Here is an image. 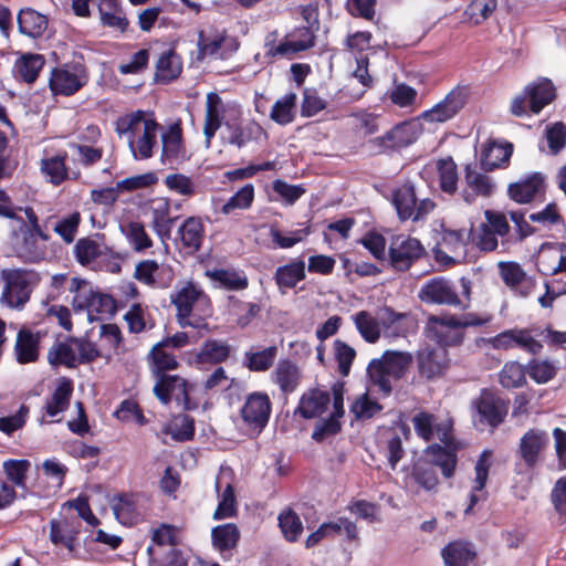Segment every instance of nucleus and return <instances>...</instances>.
<instances>
[{
    "mask_svg": "<svg viewBox=\"0 0 566 566\" xmlns=\"http://www.w3.org/2000/svg\"><path fill=\"white\" fill-rule=\"evenodd\" d=\"M114 129L120 139L127 142H156L159 133L160 142H182L180 119L164 127L156 120L154 112L143 109L119 116Z\"/></svg>",
    "mask_w": 566,
    "mask_h": 566,
    "instance_id": "nucleus-1",
    "label": "nucleus"
},
{
    "mask_svg": "<svg viewBox=\"0 0 566 566\" xmlns=\"http://www.w3.org/2000/svg\"><path fill=\"white\" fill-rule=\"evenodd\" d=\"M171 303L177 308V319L181 327L208 331L206 318L212 315L209 297L195 284L184 283L171 294Z\"/></svg>",
    "mask_w": 566,
    "mask_h": 566,
    "instance_id": "nucleus-2",
    "label": "nucleus"
},
{
    "mask_svg": "<svg viewBox=\"0 0 566 566\" xmlns=\"http://www.w3.org/2000/svg\"><path fill=\"white\" fill-rule=\"evenodd\" d=\"M411 363L410 353L387 350L380 358L369 363L367 373L371 384L388 396L392 391L394 382L405 376Z\"/></svg>",
    "mask_w": 566,
    "mask_h": 566,
    "instance_id": "nucleus-3",
    "label": "nucleus"
},
{
    "mask_svg": "<svg viewBox=\"0 0 566 566\" xmlns=\"http://www.w3.org/2000/svg\"><path fill=\"white\" fill-rule=\"evenodd\" d=\"M1 280L3 287L0 303L9 308L22 310L40 282V276L32 270L9 269L1 272Z\"/></svg>",
    "mask_w": 566,
    "mask_h": 566,
    "instance_id": "nucleus-4",
    "label": "nucleus"
},
{
    "mask_svg": "<svg viewBox=\"0 0 566 566\" xmlns=\"http://www.w3.org/2000/svg\"><path fill=\"white\" fill-rule=\"evenodd\" d=\"M555 97L556 92L553 82L546 77H539L528 83L523 92L512 99L510 111L518 117L528 113L538 114Z\"/></svg>",
    "mask_w": 566,
    "mask_h": 566,
    "instance_id": "nucleus-5",
    "label": "nucleus"
},
{
    "mask_svg": "<svg viewBox=\"0 0 566 566\" xmlns=\"http://www.w3.org/2000/svg\"><path fill=\"white\" fill-rule=\"evenodd\" d=\"M90 81L85 64L66 62L54 66L49 76V88L54 96H72L80 92Z\"/></svg>",
    "mask_w": 566,
    "mask_h": 566,
    "instance_id": "nucleus-6",
    "label": "nucleus"
},
{
    "mask_svg": "<svg viewBox=\"0 0 566 566\" xmlns=\"http://www.w3.org/2000/svg\"><path fill=\"white\" fill-rule=\"evenodd\" d=\"M45 242L38 232L28 230L23 219H19V224L12 227V250L23 262L38 263L44 260L48 254Z\"/></svg>",
    "mask_w": 566,
    "mask_h": 566,
    "instance_id": "nucleus-7",
    "label": "nucleus"
},
{
    "mask_svg": "<svg viewBox=\"0 0 566 566\" xmlns=\"http://www.w3.org/2000/svg\"><path fill=\"white\" fill-rule=\"evenodd\" d=\"M469 86L457 85L442 101L431 109L424 111L420 116L424 124L446 123L453 118L467 104Z\"/></svg>",
    "mask_w": 566,
    "mask_h": 566,
    "instance_id": "nucleus-8",
    "label": "nucleus"
},
{
    "mask_svg": "<svg viewBox=\"0 0 566 566\" xmlns=\"http://www.w3.org/2000/svg\"><path fill=\"white\" fill-rule=\"evenodd\" d=\"M423 253L424 249L418 239L399 234L390 241L388 260L395 270L407 271Z\"/></svg>",
    "mask_w": 566,
    "mask_h": 566,
    "instance_id": "nucleus-9",
    "label": "nucleus"
},
{
    "mask_svg": "<svg viewBox=\"0 0 566 566\" xmlns=\"http://www.w3.org/2000/svg\"><path fill=\"white\" fill-rule=\"evenodd\" d=\"M272 411L270 397L265 392L254 391L245 397L240 409L244 424L260 433L268 424Z\"/></svg>",
    "mask_w": 566,
    "mask_h": 566,
    "instance_id": "nucleus-10",
    "label": "nucleus"
},
{
    "mask_svg": "<svg viewBox=\"0 0 566 566\" xmlns=\"http://www.w3.org/2000/svg\"><path fill=\"white\" fill-rule=\"evenodd\" d=\"M448 352L443 347H426L417 353V371L420 379L441 378L449 367Z\"/></svg>",
    "mask_w": 566,
    "mask_h": 566,
    "instance_id": "nucleus-11",
    "label": "nucleus"
},
{
    "mask_svg": "<svg viewBox=\"0 0 566 566\" xmlns=\"http://www.w3.org/2000/svg\"><path fill=\"white\" fill-rule=\"evenodd\" d=\"M473 407L476 426L495 428L504 420L507 412L503 401L489 390L481 392L480 397L473 401Z\"/></svg>",
    "mask_w": 566,
    "mask_h": 566,
    "instance_id": "nucleus-12",
    "label": "nucleus"
},
{
    "mask_svg": "<svg viewBox=\"0 0 566 566\" xmlns=\"http://www.w3.org/2000/svg\"><path fill=\"white\" fill-rule=\"evenodd\" d=\"M428 336L440 346L458 345L462 342V332L455 315L430 316L427 322Z\"/></svg>",
    "mask_w": 566,
    "mask_h": 566,
    "instance_id": "nucleus-13",
    "label": "nucleus"
},
{
    "mask_svg": "<svg viewBox=\"0 0 566 566\" xmlns=\"http://www.w3.org/2000/svg\"><path fill=\"white\" fill-rule=\"evenodd\" d=\"M419 298L426 304L462 306L452 283L443 277H434L427 281L419 291Z\"/></svg>",
    "mask_w": 566,
    "mask_h": 566,
    "instance_id": "nucleus-14",
    "label": "nucleus"
},
{
    "mask_svg": "<svg viewBox=\"0 0 566 566\" xmlns=\"http://www.w3.org/2000/svg\"><path fill=\"white\" fill-rule=\"evenodd\" d=\"M333 396V411L326 419L316 422L312 438L316 442H323L326 439L335 436L340 430L339 418L345 413L344 410V386L342 384H335L332 387Z\"/></svg>",
    "mask_w": 566,
    "mask_h": 566,
    "instance_id": "nucleus-15",
    "label": "nucleus"
},
{
    "mask_svg": "<svg viewBox=\"0 0 566 566\" xmlns=\"http://www.w3.org/2000/svg\"><path fill=\"white\" fill-rule=\"evenodd\" d=\"M545 189L546 176L543 172L535 171L510 184L507 196L516 203L525 205L544 195Z\"/></svg>",
    "mask_w": 566,
    "mask_h": 566,
    "instance_id": "nucleus-16",
    "label": "nucleus"
},
{
    "mask_svg": "<svg viewBox=\"0 0 566 566\" xmlns=\"http://www.w3.org/2000/svg\"><path fill=\"white\" fill-rule=\"evenodd\" d=\"M468 238L469 234L465 230L444 231L442 241L436 250L437 260L447 265L462 261L467 254Z\"/></svg>",
    "mask_w": 566,
    "mask_h": 566,
    "instance_id": "nucleus-17",
    "label": "nucleus"
},
{
    "mask_svg": "<svg viewBox=\"0 0 566 566\" xmlns=\"http://www.w3.org/2000/svg\"><path fill=\"white\" fill-rule=\"evenodd\" d=\"M464 181L461 197L468 205L474 203L478 197L490 198L496 190V184L492 177L470 166L465 168Z\"/></svg>",
    "mask_w": 566,
    "mask_h": 566,
    "instance_id": "nucleus-18",
    "label": "nucleus"
},
{
    "mask_svg": "<svg viewBox=\"0 0 566 566\" xmlns=\"http://www.w3.org/2000/svg\"><path fill=\"white\" fill-rule=\"evenodd\" d=\"M289 36L291 40L283 41L277 45H272L266 52L268 55L273 57L292 55L306 51L315 45V34L311 25L297 27Z\"/></svg>",
    "mask_w": 566,
    "mask_h": 566,
    "instance_id": "nucleus-19",
    "label": "nucleus"
},
{
    "mask_svg": "<svg viewBox=\"0 0 566 566\" xmlns=\"http://www.w3.org/2000/svg\"><path fill=\"white\" fill-rule=\"evenodd\" d=\"M548 442L547 432L541 429H530L522 436L517 453L527 468L537 465Z\"/></svg>",
    "mask_w": 566,
    "mask_h": 566,
    "instance_id": "nucleus-20",
    "label": "nucleus"
},
{
    "mask_svg": "<svg viewBox=\"0 0 566 566\" xmlns=\"http://www.w3.org/2000/svg\"><path fill=\"white\" fill-rule=\"evenodd\" d=\"M154 392L163 403H168L171 398L179 401L185 409H191L187 382L179 376H161L154 386Z\"/></svg>",
    "mask_w": 566,
    "mask_h": 566,
    "instance_id": "nucleus-21",
    "label": "nucleus"
},
{
    "mask_svg": "<svg viewBox=\"0 0 566 566\" xmlns=\"http://www.w3.org/2000/svg\"><path fill=\"white\" fill-rule=\"evenodd\" d=\"M203 237L205 226L202 219L200 217H188L179 226L175 242L179 249L192 254L200 249Z\"/></svg>",
    "mask_w": 566,
    "mask_h": 566,
    "instance_id": "nucleus-22",
    "label": "nucleus"
},
{
    "mask_svg": "<svg viewBox=\"0 0 566 566\" xmlns=\"http://www.w3.org/2000/svg\"><path fill=\"white\" fill-rule=\"evenodd\" d=\"M331 402L328 391L321 388H311L304 391L298 400L295 413L304 419H313L321 417Z\"/></svg>",
    "mask_w": 566,
    "mask_h": 566,
    "instance_id": "nucleus-23",
    "label": "nucleus"
},
{
    "mask_svg": "<svg viewBox=\"0 0 566 566\" xmlns=\"http://www.w3.org/2000/svg\"><path fill=\"white\" fill-rule=\"evenodd\" d=\"M17 23L20 34L36 40L48 30L49 18L31 7H24L17 14Z\"/></svg>",
    "mask_w": 566,
    "mask_h": 566,
    "instance_id": "nucleus-24",
    "label": "nucleus"
},
{
    "mask_svg": "<svg viewBox=\"0 0 566 566\" xmlns=\"http://www.w3.org/2000/svg\"><path fill=\"white\" fill-rule=\"evenodd\" d=\"M475 153H480V164L485 171H492L507 166L513 154V144H481L475 146Z\"/></svg>",
    "mask_w": 566,
    "mask_h": 566,
    "instance_id": "nucleus-25",
    "label": "nucleus"
},
{
    "mask_svg": "<svg viewBox=\"0 0 566 566\" xmlns=\"http://www.w3.org/2000/svg\"><path fill=\"white\" fill-rule=\"evenodd\" d=\"M134 276L148 286L165 287L171 280V271L154 260H144L137 263Z\"/></svg>",
    "mask_w": 566,
    "mask_h": 566,
    "instance_id": "nucleus-26",
    "label": "nucleus"
},
{
    "mask_svg": "<svg viewBox=\"0 0 566 566\" xmlns=\"http://www.w3.org/2000/svg\"><path fill=\"white\" fill-rule=\"evenodd\" d=\"M108 252L104 237L99 234L82 238L74 245L75 259L82 265H90L98 258L107 256Z\"/></svg>",
    "mask_w": 566,
    "mask_h": 566,
    "instance_id": "nucleus-27",
    "label": "nucleus"
},
{
    "mask_svg": "<svg viewBox=\"0 0 566 566\" xmlns=\"http://www.w3.org/2000/svg\"><path fill=\"white\" fill-rule=\"evenodd\" d=\"M421 116L397 124L373 142H417L426 129ZM430 130V127H427Z\"/></svg>",
    "mask_w": 566,
    "mask_h": 566,
    "instance_id": "nucleus-28",
    "label": "nucleus"
},
{
    "mask_svg": "<svg viewBox=\"0 0 566 566\" xmlns=\"http://www.w3.org/2000/svg\"><path fill=\"white\" fill-rule=\"evenodd\" d=\"M441 556L446 566H476V552L468 542L449 543L442 548Z\"/></svg>",
    "mask_w": 566,
    "mask_h": 566,
    "instance_id": "nucleus-29",
    "label": "nucleus"
},
{
    "mask_svg": "<svg viewBox=\"0 0 566 566\" xmlns=\"http://www.w3.org/2000/svg\"><path fill=\"white\" fill-rule=\"evenodd\" d=\"M151 228L163 243L171 237L175 218L170 217V205L167 199L158 198L151 202Z\"/></svg>",
    "mask_w": 566,
    "mask_h": 566,
    "instance_id": "nucleus-30",
    "label": "nucleus"
},
{
    "mask_svg": "<svg viewBox=\"0 0 566 566\" xmlns=\"http://www.w3.org/2000/svg\"><path fill=\"white\" fill-rule=\"evenodd\" d=\"M412 424L416 433L424 441H429L433 438L434 430H437L439 439L444 443H449V432L451 426L437 424V419L433 415L421 411L412 417Z\"/></svg>",
    "mask_w": 566,
    "mask_h": 566,
    "instance_id": "nucleus-31",
    "label": "nucleus"
},
{
    "mask_svg": "<svg viewBox=\"0 0 566 566\" xmlns=\"http://www.w3.org/2000/svg\"><path fill=\"white\" fill-rule=\"evenodd\" d=\"M272 381L285 394H292L301 384L302 371L290 360H280L271 375Z\"/></svg>",
    "mask_w": 566,
    "mask_h": 566,
    "instance_id": "nucleus-32",
    "label": "nucleus"
},
{
    "mask_svg": "<svg viewBox=\"0 0 566 566\" xmlns=\"http://www.w3.org/2000/svg\"><path fill=\"white\" fill-rule=\"evenodd\" d=\"M224 104L219 94L216 92L208 93L203 125V134L207 142H210V139L214 137L216 132L221 127L224 119Z\"/></svg>",
    "mask_w": 566,
    "mask_h": 566,
    "instance_id": "nucleus-33",
    "label": "nucleus"
},
{
    "mask_svg": "<svg viewBox=\"0 0 566 566\" xmlns=\"http://www.w3.org/2000/svg\"><path fill=\"white\" fill-rule=\"evenodd\" d=\"M99 19L103 27L126 32L129 21L122 8L120 0H99Z\"/></svg>",
    "mask_w": 566,
    "mask_h": 566,
    "instance_id": "nucleus-34",
    "label": "nucleus"
},
{
    "mask_svg": "<svg viewBox=\"0 0 566 566\" xmlns=\"http://www.w3.org/2000/svg\"><path fill=\"white\" fill-rule=\"evenodd\" d=\"M44 65L45 59L42 54L24 53L14 62L15 78L27 84H33Z\"/></svg>",
    "mask_w": 566,
    "mask_h": 566,
    "instance_id": "nucleus-35",
    "label": "nucleus"
},
{
    "mask_svg": "<svg viewBox=\"0 0 566 566\" xmlns=\"http://www.w3.org/2000/svg\"><path fill=\"white\" fill-rule=\"evenodd\" d=\"M449 442H451L450 438ZM446 446L447 447L431 444L426 449L424 454L428 459V463L432 467H439L443 476L451 478L457 465V454L455 451L450 448V443Z\"/></svg>",
    "mask_w": 566,
    "mask_h": 566,
    "instance_id": "nucleus-36",
    "label": "nucleus"
},
{
    "mask_svg": "<svg viewBox=\"0 0 566 566\" xmlns=\"http://www.w3.org/2000/svg\"><path fill=\"white\" fill-rule=\"evenodd\" d=\"M111 507L115 518L123 525L134 524L140 516L138 496L135 494H119L111 500Z\"/></svg>",
    "mask_w": 566,
    "mask_h": 566,
    "instance_id": "nucleus-37",
    "label": "nucleus"
},
{
    "mask_svg": "<svg viewBox=\"0 0 566 566\" xmlns=\"http://www.w3.org/2000/svg\"><path fill=\"white\" fill-rule=\"evenodd\" d=\"M378 318L385 334L390 337L403 336L412 323L408 314L395 312L390 307L380 308Z\"/></svg>",
    "mask_w": 566,
    "mask_h": 566,
    "instance_id": "nucleus-38",
    "label": "nucleus"
},
{
    "mask_svg": "<svg viewBox=\"0 0 566 566\" xmlns=\"http://www.w3.org/2000/svg\"><path fill=\"white\" fill-rule=\"evenodd\" d=\"M207 275L211 279L216 287L229 291H242L249 285V280L243 271L218 269L208 271Z\"/></svg>",
    "mask_w": 566,
    "mask_h": 566,
    "instance_id": "nucleus-39",
    "label": "nucleus"
},
{
    "mask_svg": "<svg viewBox=\"0 0 566 566\" xmlns=\"http://www.w3.org/2000/svg\"><path fill=\"white\" fill-rule=\"evenodd\" d=\"M182 71L181 57L175 50L165 51L156 63V80L160 83H170L176 80Z\"/></svg>",
    "mask_w": 566,
    "mask_h": 566,
    "instance_id": "nucleus-40",
    "label": "nucleus"
},
{
    "mask_svg": "<svg viewBox=\"0 0 566 566\" xmlns=\"http://www.w3.org/2000/svg\"><path fill=\"white\" fill-rule=\"evenodd\" d=\"M73 392V385L70 379L63 378L59 381L50 399L45 403V413L54 419L65 411L70 405Z\"/></svg>",
    "mask_w": 566,
    "mask_h": 566,
    "instance_id": "nucleus-41",
    "label": "nucleus"
},
{
    "mask_svg": "<svg viewBox=\"0 0 566 566\" xmlns=\"http://www.w3.org/2000/svg\"><path fill=\"white\" fill-rule=\"evenodd\" d=\"M49 364L53 367L65 366L73 368L77 366L75 338L63 342H55L48 353Z\"/></svg>",
    "mask_w": 566,
    "mask_h": 566,
    "instance_id": "nucleus-42",
    "label": "nucleus"
},
{
    "mask_svg": "<svg viewBox=\"0 0 566 566\" xmlns=\"http://www.w3.org/2000/svg\"><path fill=\"white\" fill-rule=\"evenodd\" d=\"M40 171L43 178L53 186H60L70 178L65 165V156L55 155L41 159Z\"/></svg>",
    "mask_w": 566,
    "mask_h": 566,
    "instance_id": "nucleus-43",
    "label": "nucleus"
},
{
    "mask_svg": "<svg viewBox=\"0 0 566 566\" xmlns=\"http://www.w3.org/2000/svg\"><path fill=\"white\" fill-rule=\"evenodd\" d=\"M39 334L21 329L17 335L14 352L20 364L34 361L39 356Z\"/></svg>",
    "mask_w": 566,
    "mask_h": 566,
    "instance_id": "nucleus-44",
    "label": "nucleus"
},
{
    "mask_svg": "<svg viewBox=\"0 0 566 566\" xmlns=\"http://www.w3.org/2000/svg\"><path fill=\"white\" fill-rule=\"evenodd\" d=\"M305 262L303 260H294L289 264L279 266L274 274L275 283L279 289H293L296 284L305 279Z\"/></svg>",
    "mask_w": 566,
    "mask_h": 566,
    "instance_id": "nucleus-45",
    "label": "nucleus"
},
{
    "mask_svg": "<svg viewBox=\"0 0 566 566\" xmlns=\"http://www.w3.org/2000/svg\"><path fill=\"white\" fill-rule=\"evenodd\" d=\"M78 528L74 522L66 518L52 520L50 523V539L53 544L72 551Z\"/></svg>",
    "mask_w": 566,
    "mask_h": 566,
    "instance_id": "nucleus-46",
    "label": "nucleus"
},
{
    "mask_svg": "<svg viewBox=\"0 0 566 566\" xmlns=\"http://www.w3.org/2000/svg\"><path fill=\"white\" fill-rule=\"evenodd\" d=\"M231 353L230 345L224 340L208 339L197 354L200 364H220L228 359Z\"/></svg>",
    "mask_w": 566,
    "mask_h": 566,
    "instance_id": "nucleus-47",
    "label": "nucleus"
},
{
    "mask_svg": "<svg viewBox=\"0 0 566 566\" xmlns=\"http://www.w3.org/2000/svg\"><path fill=\"white\" fill-rule=\"evenodd\" d=\"M229 314L240 327L248 326L261 312L258 303L243 302L235 296L229 297Z\"/></svg>",
    "mask_w": 566,
    "mask_h": 566,
    "instance_id": "nucleus-48",
    "label": "nucleus"
},
{
    "mask_svg": "<svg viewBox=\"0 0 566 566\" xmlns=\"http://www.w3.org/2000/svg\"><path fill=\"white\" fill-rule=\"evenodd\" d=\"M227 40L226 34L214 33L207 34L203 30L198 32V41H197V60L203 61L207 56L220 57L223 59V54H220V50L222 49L224 42Z\"/></svg>",
    "mask_w": 566,
    "mask_h": 566,
    "instance_id": "nucleus-49",
    "label": "nucleus"
},
{
    "mask_svg": "<svg viewBox=\"0 0 566 566\" xmlns=\"http://www.w3.org/2000/svg\"><path fill=\"white\" fill-rule=\"evenodd\" d=\"M69 290L71 293H74L72 301V307L74 312H85L87 314L92 298L95 293L93 286L85 280L73 277L70 282Z\"/></svg>",
    "mask_w": 566,
    "mask_h": 566,
    "instance_id": "nucleus-50",
    "label": "nucleus"
},
{
    "mask_svg": "<svg viewBox=\"0 0 566 566\" xmlns=\"http://www.w3.org/2000/svg\"><path fill=\"white\" fill-rule=\"evenodd\" d=\"M353 321L358 333L367 343H376L379 339L381 323L378 315L374 317L369 312L360 311L353 316Z\"/></svg>",
    "mask_w": 566,
    "mask_h": 566,
    "instance_id": "nucleus-51",
    "label": "nucleus"
},
{
    "mask_svg": "<svg viewBox=\"0 0 566 566\" xmlns=\"http://www.w3.org/2000/svg\"><path fill=\"white\" fill-rule=\"evenodd\" d=\"M397 213L401 220L412 219L416 208V193L411 185H403L394 192L392 199Z\"/></svg>",
    "mask_w": 566,
    "mask_h": 566,
    "instance_id": "nucleus-52",
    "label": "nucleus"
},
{
    "mask_svg": "<svg viewBox=\"0 0 566 566\" xmlns=\"http://www.w3.org/2000/svg\"><path fill=\"white\" fill-rule=\"evenodd\" d=\"M120 230L128 243L137 252L145 251L153 245V240L146 232L144 224L138 221H129L120 226Z\"/></svg>",
    "mask_w": 566,
    "mask_h": 566,
    "instance_id": "nucleus-53",
    "label": "nucleus"
},
{
    "mask_svg": "<svg viewBox=\"0 0 566 566\" xmlns=\"http://www.w3.org/2000/svg\"><path fill=\"white\" fill-rule=\"evenodd\" d=\"M212 544L220 551L224 552L235 547L240 532L235 524L227 523L212 528L211 531Z\"/></svg>",
    "mask_w": 566,
    "mask_h": 566,
    "instance_id": "nucleus-54",
    "label": "nucleus"
},
{
    "mask_svg": "<svg viewBox=\"0 0 566 566\" xmlns=\"http://www.w3.org/2000/svg\"><path fill=\"white\" fill-rule=\"evenodd\" d=\"M165 346L160 343L156 344L149 353L150 366L157 380L161 376H166L165 371L176 369L178 366L176 357L165 350Z\"/></svg>",
    "mask_w": 566,
    "mask_h": 566,
    "instance_id": "nucleus-55",
    "label": "nucleus"
},
{
    "mask_svg": "<svg viewBox=\"0 0 566 566\" xmlns=\"http://www.w3.org/2000/svg\"><path fill=\"white\" fill-rule=\"evenodd\" d=\"M254 200V187L251 184L239 189L229 200L221 207V212L226 216L233 213L235 210H245L252 206Z\"/></svg>",
    "mask_w": 566,
    "mask_h": 566,
    "instance_id": "nucleus-56",
    "label": "nucleus"
},
{
    "mask_svg": "<svg viewBox=\"0 0 566 566\" xmlns=\"http://www.w3.org/2000/svg\"><path fill=\"white\" fill-rule=\"evenodd\" d=\"M296 98L295 93H289L277 99L272 106L270 114L271 119L283 125L291 123L294 118Z\"/></svg>",
    "mask_w": 566,
    "mask_h": 566,
    "instance_id": "nucleus-57",
    "label": "nucleus"
},
{
    "mask_svg": "<svg viewBox=\"0 0 566 566\" xmlns=\"http://www.w3.org/2000/svg\"><path fill=\"white\" fill-rule=\"evenodd\" d=\"M440 187L446 193H454L458 189L457 165L451 158L440 159L437 163Z\"/></svg>",
    "mask_w": 566,
    "mask_h": 566,
    "instance_id": "nucleus-58",
    "label": "nucleus"
},
{
    "mask_svg": "<svg viewBox=\"0 0 566 566\" xmlns=\"http://www.w3.org/2000/svg\"><path fill=\"white\" fill-rule=\"evenodd\" d=\"M81 220V213L74 211L59 219L53 226V231L60 235L66 244H70L75 240Z\"/></svg>",
    "mask_w": 566,
    "mask_h": 566,
    "instance_id": "nucleus-59",
    "label": "nucleus"
},
{
    "mask_svg": "<svg viewBox=\"0 0 566 566\" xmlns=\"http://www.w3.org/2000/svg\"><path fill=\"white\" fill-rule=\"evenodd\" d=\"M167 432L177 441L190 440L195 433L193 419L184 413L177 415L168 423Z\"/></svg>",
    "mask_w": 566,
    "mask_h": 566,
    "instance_id": "nucleus-60",
    "label": "nucleus"
},
{
    "mask_svg": "<svg viewBox=\"0 0 566 566\" xmlns=\"http://www.w3.org/2000/svg\"><path fill=\"white\" fill-rule=\"evenodd\" d=\"M411 480L426 491L433 490L438 484V476L434 468L427 461L415 463L411 473Z\"/></svg>",
    "mask_w": 566,
    "mask_h": 566,
    "instance_id": "nucleus-61",
    "label": "nucleus"
},
{
    "mask_svg": "<svg viewBox=\"0 0 566 566\" xmlns=\"http://www.w3.org/2000/svg\"><path fill=\"white\" fill-rule=\"evenodd\" d=\"M497 266L502 280L512 289H518L522 285H527L531 281L520 264L515 262H500Z\"/></svg>",
    "mask_w": 566,
    "mask_h": 566,
    "instance_id": "nucleus-62",
    "label": "nucleus"
},
{
    "mask_svg": "<svg viewBox=\"0 0 566 566\" xmlns=\"http://www.w3.org/2000/svg\"><path fill=\"white\" fill-rule=\"evenodd\" d=\"M276 352V347L271 346L259 352L245 353L247 366L253 371H264L272 366Z\"/></svg>",
    "mask_w": 566,
    "mask_h": 566,
    "instance_id": "nucleus-63",
    "label": "nucleus"
},
{
    "mask_svg": "<svg viewBox=\"0 0 566 566\" xmlns=\"http://www.w3.org/2000/svg\"><path fill=\"white\" fill-rule=\"evenodd\" d=\"M497 7L496 0H472L465 10L470 21L479 25L490 18Z\"/></svg>",
    "mask_w": 566,
    "mask_h": 566,
    "instance_id": "nucleus-64",
    "label": "nucleus"
}]
</instances>
